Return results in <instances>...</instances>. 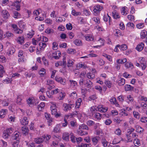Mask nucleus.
I'll return each instance as SVG.
<instances>
[{
	"label": "nucleus",
	"mask_w": 147,
	"mask_h": 147,
	"mask_svg": "<svg viewBox=\"0 0 147 147\" xmlns=\"http://www.w3.org/2000/svg\"><path fill=\"white\" fill-rule=\"evenodd\" d=\"M21 0H18L17 2H16L14 3V5L15 7L16 8V10L18 11L20 10V3L21 2Z\"/></svg>",
	"instance_id": "nucleus-38"
},
{
	"label": "nucleus",
	"mask_w": 147,
	"mask_h": 147,
	"mask_svg": "<svg viewBox=\"0 0 147 147\" xmlns=\"http://www.w3.org/2000/svg\"><path fill=\"white\" fill-rule=\"evenodd\" d=\"M61 55V52L58 51H55L52 54V57L56 59H59Z\"/></svg>",
	"instance_id": "nucleus-9"
},
{
	"label": "nucleus",
	"mask_w": 147,
	"mask_h": 147,
	"mask_svg": "<svg viewBox=\"0 0 147 147\" xmlns=\"http://www.w3.org/2000/svg\"><path fill=\"white\" fill-rule=\"evenodd\" d=\"M78 134L80 136H84L87 135L88 134V132L86 131H83L81 129L79 130V129L78 130Z\"/></svg>",
	"instance_id": "nucleus-43"
},
{
	"label": "nucleus",
	"mask_w": 147,
	"mask_h": 147,
	"mask_svg": "<svg viewBox=\"0 0 147 147\" xmlns=\"http://www.w3.org/2000/svg\"><path fill=\"white\" fill-rule=\"evenodd\" d=\"M20 133L18 131H16L14 133L13 138L14 140L18 141L20 139Z\"/></svg>",
	"instance_id": "nucleus-28"
},
{
	"label": "nucleus",
	"mask_w": 147,
	"mask_h": 147,
	"mask_svg": "<svg viewBox=\"0 0 147 147\" xmlns=\"http://www.w3.org/2000/svg\"><path fill=\"white\" fill-rule=\"evenodd\" d=\"M147 32L145 30H142L140 33V37L142 39L144 38L146 36Z\"/></svg>",
	"instance_id": "nucleus-35"
},
{
	"label": "nucleus",
	"mask_w": 147,
	"mask_h": 147,
	"mask_svg": "<svg viewBox=\"0 0 147 147\" xmlns=\"http://www.w3.org/2000/svg\"><path fill=\"white\" fill-rule=\"evenodd\" d=\"M38 41L41 40L44 42H47L48 41V39L45 36H42L38 38Z\"/></svg>",
	"instance_id": "nucleus-37"
},
{
	"label": "nucleus",
	"mask_w": 147,
	"mask_h": 147,
	"mask_svg": "<svg viewBox=\"0 0 147 147\" xmlns=\"http://www.w3.org/2000/svg\"><path fill=\"white\" fill-rule=\"evenodd\" d=\"M40 49L41 50H43L44 48L46 47L47 45L45 42H40L39 44Z\"/></svg>",
	"instance_id": "nucleus-29"
},
{
	"label": "nucleus",
	"mask_w": 147,
	"mask_h": 147,
	"mask_svg": "<svg viewBox=\"0 0 147 147\" xmlns=\"http://www.w3.org/2000/svg\"><path fill=\"white\" fill-rule=\"evenodd\" d=\"M144 46V43L142 42H141L138 45L136 48V49L138 51H140L143 50Z\"/></svg>",
	"instance_id": "nucleus-13"
},
{
	"label": "nucleus",
	"mask_w": 147,
	"mask_h": 147,
	"mask_svg": "<svg viewBox=\"0 0 147 147\" xmlns=\"http://www.w3.org/2000/svg\"><path fill=\"white\" fill-rule=\"evenodd\" d=\"M72 14L75 16L80 15L81 13L80 12H77L74 9H73L71 12Z\"/></svg>",
	"instance_id": "nucleus-56"
},
{
	"label": "nucleus",
	"mask_w": 147,
	"mask_h": 147,
	"mask_svg": "<svg viewBox=\"0 0 147 147\" xmlns=\"http://www.w3.org/2000/svg\"><path fill=\"white\" fill-rule=\"evenodd\" d=\"M20 14L17 11H15L13 13V17L14 18H20Z\"/></svg>",
	"instance_id": "nucleus-64"
},
{
	"label": "nucleus",
	"mask_w": 147,
	"mask_h": 147,
	"mask_svg": "<svg viewBox=\"0 0 147 147\" xmlns=\"http://www.w3.org/2000/svg\"><path fill=\"white\" fill-rule=\"evenodd\" d=\"M1 15L3 18L5 20L9 19L10 16L9 13L6 10H2Z\"/></svg>",
	"instance_id": "nucleus-4"
},
{
	"label": "nucleus",
	"mask_w": 147,
	"mask_h": 147,
	"mask_svg": "<svg viewBox=\"0 0 147 147\" xmlns=\"http://www.w3.org/2000/svg\"><path fill=\"white\" fill-rule=\"evenodd\" d=\"M87 77L90 79H92L95 77V75L94 74L91 73H88L87 74Z\"/></svg>",
	"instance_id": "nucleus-53"
},
{
	"label": "nucleus",
	"mask_w": 147,
	"mask_h": 147,
	"mask_svg": "<svg viewBox=\"0 0 147 147\" xmlns=\"http://www.w3.org/2000/svg\"><path fill=\"white\" fill-rule=\"evenodd\" d=\"M91 146V144H84L82 143L80 145L78 146L77 147H90Z\"/></svg>",
	"instance_id": "nucleus-63"
},
{
	"label": "nucleus",
	"mask_w": 147,
	"mask_h": 147,
	"mask_svg": "<svg viewBox=\"0 0 147 147\" xmlns=\"http://www.w3.org/2000/svg\"><path fill=\"white\" fill-rule=\"evenodd\" d=\"M7 113V110L6 109H1L0 110V117L3 118L5 117Z\"/></svg>",
	"instance_id": "nucleus-14"
},
{
	"label": "nucleus",
	"mask_w": 147,
	"mask_h": 147,
	"mask_svg": "<svg viewBox=\"0 0 147 147\" xmlns=\"http://www.w3.org/2000/svg\"><path fill=\"white\" fill-rule=\"evenodd\" d=\"M74 105L73 104H67L66 103H64L63 105V110L65 111H67L70 110L72 108L74 107Z\"/></svg>",
	"instance_id": "nucleus-2"
},
{
	"label": "nucleus",
	"mask_w": 147,
	"mask_h": 147,
	"mask_svg": "<svg viewBox=\"0 0 147 147\" xmlns=\"http://www.w3.org/2000/svg\"><path fill=\"white\" fill-rule=\"evenodd\" d=\"M97 107L96 106H93L90 108V111L92 115L96 113V112L97 111Z\"/></svg>",
	"instance_id": "nucleus-27"
},
{
	"label": "nucleus",
	"mask_w": 147,
	"mask_h": 147,
	"mask_svg": "<svg viewBox=\"0 0 147 147\" xmlns=\"http://www.w3.org/2000/svg\"><path fill=\"white\" fill-rule=\"evenodd\" d=\"M133 88V87L130 85L126 84L125 86V89L126 91L132 90Z\"/></svg>",
	"instance_id": "nucleus-48"
},
{
	"label": "nucleus",
	"mask_w": 147,
	"mask_h": 147,
	"mask_svg": "<svg viewBox=\"0 0 147 147\" xmlns=\"http://www.w3.org/2000/svg\"><path fill=\"white\" fill-rule=\"evenodd\" d=\"M71 140L73 143H75L76 142V137L75 136L73 133H71L70 134Z\"/></svg>",
	"instance_id": "nucleus-42"
},
{
	"label": "nucleus",
	"mask_w": 147,
	"mask_h": 147,
	"mask_svg": "<svg viewBox=\"0 0 147 147\" xmlns=\"http://www.w3.org/2000/svg\"><path fill=\"white\" fill-rule=\"evenodd\" d=\"M74 43L78 46H81L82 45V43L81 40L76 39L74 41Z\"/></svg>",
	"instance_id": "nucleus-31"
},
{
	"label": "nucleus",
	"mask_w": 147,
	"mask_h": 147,
	"mask_svg": "<svg viewBox=\"0 0 147 147\" xmlns=\"http://www.w3.org/2000/svg\"><path fill=\"white\" fill-rule=\"evenodd\" d=\"M5 73V71L3 69V66L0 65V77H2L3 76V74Z\"/></svg>",
	"instance_id": "nucleus-59"
},
{
	"label": "nucleus",
	"mask_w": 147,
	"mask_h": 147,
	"mask_svg": "<svg viewBox=\"0 0 147 147\" xmlns=\"http://www.w3.org/2000/svg\"><path fill=\"white\" fill-rule=\"evenodd\" d=\"M34 34V31L31 30L27 34V36L28 38H31L32 37Z\"/></svg>",
	"instance_id": "nucleus-44"
},
{
	"label": "nucleus",
	"mask_w": 147,
	"mask_h": 147,
	"mask_svg": "<svg viewBox=\"0 0 147 147\" xmlns=\"http://www.w3.org/2000/svg\"><path fill=\"white\" fill-rule=\"evenodd\" d=\"M60 129V125L59 124L57 125L54 128L53 131L54 132L58 133Z\"/></svg>",
	"instance_id": "nucleus-46"
},
{
	"label": "nucleus",
	"mask_w": 147,
	"mask_h": 147,
	"mask_svg": "<svg viewBox=\"0 0 147 147\" xmlns=\"http://www.w3.org/2000/svg\"><path fill=\"white\" fill-rule=\"evenodd\" d=\"M1 101H2V104L3 106L5 107L8 106L9 102L8 99H4Z\"/></svg>",
	"instance_id": "nucleus-51"
},
{
	"label": "nucleus",
	"mask_w": 147,
	"mask_h": 147,
	"mask_svg": "<svg viewBox=\"0 0 147 147\" xmlns=\"http://www.w3.org/2000/svg\"><path fill=\"white\" fill-rule=\"evenodd\" d=\"M84 85L87 88H91L93 86L92 82L88 80L84 81Z\"/></svg>",
	"instance_id": "nucleus-8"
},
{
	"label": "nucleus",
	"mask_w": 147,
	"mask_h": 147,
	"mask_svg": "<svg viewBox=\"0 0 147 147\" xmlns=\"http://www.w3.org/2000/svg\"><path fill=\"white\" fill-rule=\"evenodd\" d=\"M92 116L95 120H100L102 117V115L98 113H94Z\"/></svg>",
	"instance_id": "nucleus-16"
},
{
	"label": "nucleus",
	"mask_w": 147,
	"mask_h": 147,
	"mask_svg": "<svg viewBox=\"0 0 147 147\" xmlns=\"http://www.w3.org/2000/svg\"><path fill=\"white\" fill-rule=\"evenodd\" d=\"M128 12V9L126 7H123L121 10V12L122 15H127Z\"/></svg>",
	"instance_id": "nucleus-22"
},
{
	"label": "nucleus",
	"mask_w": 147,
	"mask_h": 147,
	"mask_svg": "<svg viewBox=\"0 0 147 147\" xmlns=\"http://www.w3.org/2000/svg\"><path fill=\"white\" fill-rule=\"evenodd\" d=\"M127 60L126 58H123V59H118L117 60V63L119 64H123L127 62Z\"/></svg>",
	"instance_id": "nucleus-52"
},
{
	"label": "nucleus",
	"mask_w": 147,
	"mask_h": 147,
	"mask_svg": "<svg viewBox=\"0 0 147 147\" xmlns=\"http://www.w3.org/2000/svg\"><path fill=\"white\" fill-rule=\"evenodd\" d=\"M75 60L74 59L70 58L67 61V66L68 67H71L74 64Z\"/></svg>",
	"instance_id": "nucleus-20"
},
{
	"label": "nucleus",
	"mask_w": 147,
	"mask_h": 147,
	"mask_svg": "<svg viewBox=\"0 0 147 147\" xmlns=\"http://www.w3.org/2000/svg\"><path fill=\"white\" fill-rule=\"evenodd\" d=\"M63 139L66 141H68L69 140V135L67 132H65L62 134Z\"/></svg>",
	"instance_id": "nucleus-21"
},
{
	"label": "nucleus",
	"mask_w": 147,
	"mask_h": 147,
	"mask_svg": "<svg viewBox=\"0 0 147 147\" xmlns=\"http://www.w3.org/2000/svg\"><path fill=\"white\" fill-rule=\"evenodd\" d=\"M82 102V99L80 98H79L76 102V107L78 108L80 107Z\"/></svg>",
	"instance_id": "nucleus-39"
},
{
	"label": "nucleus",
	"mask_w": 147,
	"mask_h": 147,
	"mask_svg": "<svg viewBox=\"0 0 147 147\" xmlns=\"http://www.w3.org/2000/svg\"><path fill=\"white\" fill-rule=\"evenodd\" d=\"M136 131L139 133H142L144 131V129L139 125H137L136 126Z\"/></svg>",
	"instance_id": "nucleus-41"
},
{
	"label": "nucleus",
	"mask_w": 147,
	"mask_h": 147,
	"mask_svg": "<svg viewBox=\"0 0 147 147\" xmlns=\"http://www.w3.org/2000/svg\"><path fill=\"white\" fill-rule=\"evenodd\" d=\"M125 67L127 68H132L133 67V65L132 63L129 62H127L125 65Z\"/></svg>",
	"instance_id": "nucleus-54"
},
{
	"label": "nucleus",
	"mask_w": 147,
	"mask_h": 147,
	"mask_svg": "<svg viewBox=\"0 0 147 147\" xmlns=\"http://www.w3.org/2000/svg\"><path fill=\"white\" fill-rule=\"evenodd\" d=\"M102 56L106 58L110 62H112V57L110 55L104 53L102 54Z\"/></svg>",
	"instance_id": "nucleus-25"
},
{
	"label": "nucleus",
	"mask_w": 147,
	"mask_h": 147,
	"mask_svg": "<svg viewBox=\"0 0 147 147\" xmlns=\"http://www.w3.org/2000/svg\"><path fill=\"white\" fill-rule=\"evenodd\" d=\"M22 133L24 135H26L28 134L29 129L28 127L26 126H24L22 127Z\"/></svg>",
	"instance_id": "nucleus-32"
},
{
	"label": "nucleus",
	"mask_w": 147,
	"mask_h": 147,
	"mask_svg": "<svg viewBox=\"0 0 147 147\" xmlns=\"http://www.w3.org/2000/svg\"><path fill=\"white\" fill-rule=\"evenodd\" d=\"M46 84L47 85V88L49 90L55 87L54 82L52 80H48L47 81Z\"/></svg>",
	"instance_id": "nucleus-6"
},
{
	"label": "nucleus",
	"mask_w": 147,
	"mask_h": 147,
	"mask_svg": "<svg viewBox=\"0 0 147 147\" xmlns=\"http://www.w3.org/2000/svg\"><path fill=\"white\" fill-rule=\"evenodd\" d=\"M97 108L98 109L99 111L100 112H105L108 110V108L107 107L102 105H99L97 107Z\"/></svg>",
	"instance_id": "nucleus-10"
},
{
	"label": "nucleus",
	"mask_w": 147,
	"mask_h": 147,
	"mask_svg": "<svg viewBox=\"0 0 147 147\" xmlns=\"http://www.w3.org/2000/svg\"><path fill=\"white\" fill-rule=\"evenodd\" d=\"M27 104L30 106L34 104L35 102V99L33 97L29 98L27 100Z\"/></svg>",
	"instance_id": "nucleus-17"
},
{
	"label": "nucleus",
	"mask_w": 147,
	"mask_h": 147,
	"mask_svg": "<svg viewBox=\"0 0 147 147\" xmlns=\"http://www.w3.org/2000/svg\"><path fill=\"white\" fill-rule=\"evenodd\" d=\"M134 117L136 118L139 119L140 118V115L139 113L136 111H134L133 112Z\"/></svg>",
	"instance_id": "nucleus-57"
},
{
	"label": "nucleus",
	"mask_w": 147,
	"mask_h": 147,
	"mask_svg": "<svg viewBox=\"0 0 147 147\" xmlns=\"http://www.w3.org/2000/svg\"><path fill=\"white\" fill-rule=\"evenodd\" d=\"M55 79L56 81L63 85H65L66 84V80L65 78H63L61 77H56Z\"/></svg>",
	"instance_id": "nucleus-7"
},
{
	"label": "nucleus",
	"mask_w": 147,
	"mask_h": 147,
	"mask_svg": "<svg viewBox=\"0 0 147 147\" xmlns=\"http://www.w3.org/2000/svg\"><path fill=\"white\" fill-rule=\"evenodd\" d=\"M67 53L70 54H74L76 53L75 49H68L67 50Z\"/></svg>",
	"instance_id": "nucleus-40"
},
{
	"label": "nucleus",
	"mask_w": 147,
	"mask_h": 147,
	"mask_svg": "<svg viewBox=\"0 0 147 147\" xmlns=\"http://www.w3.org/2000/svg\"><path fill=\"white\" fill-rule=\"evenodd\" d=\"M110 101L111 104H115L117 106H118L119 105V104L117 102L116 99L114 97L112 98L110 100Z\"/></svg>",
	"instance_id": "nucleus-33"
},
{
	"label": "nucleus",
	"mask_w": 147,
	"mask_h": 147,
	"mask_svg": "<svg viewBox=\"0 0 147 147\" xmlns=\"http://www.w3.org/2000/svg\"><path fill=\"white\" fill-rule=\"evenodd\" d=\"M134 143L135 146H138L140 145V140L138 138H135L134 141Z\"/></svg>",
	"instance_id": "nucleus-49"
},
{
	"label": "nucleus",
	"mask_w": 147,
	"mask_h": 147,
	"mask_svg": "<svg viewBox=\"0 0 147 147\" xmlns=\"http://www.w3.org/2000/svg\"><path fill=\"white\" fill-rule=\"evenodd\" d=\"M125 80L123 78H120L117 81L118 84L119 86H122L125 84Z\"/></svg>",
	"instance_id": "nucleus-26"
},
{
	"label": "nucleus",
	"mask_w": 147,
	"mask_h": 147,
	"mask_svg": "<svg viewBox=\"0 0 147 147\" xmlns=\"http://www.w3.org/2000/svg\"><path fill=\"white\" fill-rule=\"evenodd\" d=\"M41 10L40 9H38L36 10H35L33 12L34 15L35 16H38L41 13Z\"/></svg>",
	"instance_id": "nucleus-60"
},
{
	"label": "nucleus",
	"mask_w": 147,
	"mask_h": 147,
	"mask_svg": "<svg viewBox=\"0 0 147 147\" xmlns=\"http://www.w3.org/2000/svg\"><path fill=\"white\" fill-rule=\"evenodd\" d=\"M65 95V93L61 92L58 95L57 98L59 100H63L64 98Z\"/></svg>",
	"instance_id": "nucleus-24"
},
{
	"label": "nucleus",
	"mask_w": 147,
	"mask_h": 147,
	"mask_svg": "<svg viewBox=\"0 0 147 147\" xmlns=\"http://www.w3.org/2000/svg\"><path fill=\"white\" fill-rule=\"evenodd\" d=\"M112 15L114 18L116 19L119 18L120 17V16L118 12L116 10H114L113 11Z\"/></svg>",
	"instance_id": "nucleus-23"
},
{
	"label": "nucleus",
	"mask_w": 147,
	"mask_h": 147,
	"mask_svg": "<svg viewBox=\"0 0 147 147\" xmlns=\"http://www.w3.org/2000/svg\"><path fill=\"white\" fill-rule=\"evenodd\" d=\"M51 111L52 114L54 115L57 118L60 117L61 115V113L60 112L58 113L57 112L56 109H52Z\"/></svg>",
	"instance_id": "nucleus-15"
},
{
	"label": "nucleus",
	"mask_w": 147,
	"mask_h": 147,
	"mask_svg": "<svg viewBox=\"0 0 147 147\" xmlns=\"http://www.w3.org/2000/svg\"><path fill=\"white\" fill-rule=\"evenodd\" d=\"M126 26L127 27L130 28L131 30H133L134 29L135 26L134 24L130 22L127 23Z\"/></svg>",
	"instance_id": "nucleus-36"
},
{
	"label": "nucleus",
	"mask_w": 147,
	"mask_h": 147,
	"mask_svg": "<svg viewBox=\"0 0 147 147\" xmlns=\"http://www.w3.org/2000/svg\"><path fill=\"white\" fill-rule=\"evenodd\" d=\"M11 26L13 28L14 32L16 34H20L22 33L23 31L18 28L16 25L13 24Z\"/></svg>",
	"instance_id": "nucleus-5"
},
{
	"label": "nucleus",
	"mask_w": 147,
	"mask_h": 147,
	"mask_svg": "<svg viewBox=\"0 0 147 147\" xmlns=\"http://www.w3.org/2000/svg\"><path fill=\"white\" fill-rule=\"evenodd\" d=\"M86 40L87 41H92L94 39V37L91 34H88L84 36Z\"/></svg>",
	"instance_id": "nucleus-19"
},
{
	"label": "nucleus",
	"mask_w": 147,
	"mask_h": 147,
	"mask_svg": "<svg viewBox=\"0 0 147 147\" xmlns=\"http://www.w3.org/2000/svg\"><path fill=\"white\" fill-rule=\"evenodd\" d=\"M101 143L102 146L104 147H106L107 146L108 142L106 140L105 138L102 139L101 140Z\"/></svg>",
	"instance_id": "nucleus-62"
},
{
	"label": "nucleus",
	"mask_w": 147,
	"mask_h": 147,
	"mask_svg": "<svg viewBox=\"0 0 147 147\" xmlns=\"http://www.w3.org/2000/svg\"><path fill=\"white\" fill-rule=\"evenodd\" d=\"M71 98L75 99L77 98V94L75 91L73 92L69 95Z\"/></svg>",
	"instance_id": "nucleus-55"
},
{
	"label": "nucleus",
	"mask_w": 147,
	"mask_h": 147,
	"mask_svg": "<svg viewBox=\"0 0 147 147\" xmlns=\"http://www.w3.org/2000/svg\"><path fill=\"white\" fill-rule=\"evenodd\" d=\"M43 141V139L42 138H36L34 139V142L37 144H39Z\"/></svg>",
	"instance_id": "nucleus-58"
},
{
	"label": "nucleus",
	"mask_w": 147,
	"mask_h": 147,
	"mask_svg": "<svg viewBox=\"0 0 147 147\" xmlns=\"http://www.w3.org/2000/svg\"><path fill=\"white\" fill-rule=\"evenodd\" d=\"M69 82L70 88L73 90L76 89L78 85L77 82L73 80H69Z\"/></svg>",
	"instance_id": "nucleus-3"
},
{
	"label": "nucleus",
	"mask_w": 147,
	"mask_h": 147,
	"mask_svg": "<svg viewBox=\"0 0 147 147\" xmlns=\"http://www.w3.org/2000/svg\"><path fill=\"white\" fill-rule=\"evenodd\" d=\"M22 95H19L17 96L16 102L17 104L19 105H20L21 104L22 100Z\"/></svg>",
	"instance_id": "nucleus-50"
},
{
	"label": "nucleus",
	"mask_w": 147,
	"mask_h": 147,
	"mask_svg": "<svg viewBox=\"0 0 147 147\" xmlns=\"http://www.w3.org/2000/svg\"><path fill=\"white\" fill-rule=\"evenodd\" d=\"M45 106V103L44 102H42L38 105L37 108L39 111L42 110Z\"/></svg>",
	"instance_id": "nucleus-30"
},
{
	"label": "nucleus",
	"mask_w": 147,
	"mask_h": 147,
	"mask_svg": "<svg viewBox=\"0 0 147 147\" xmlns=\"http://www.w3.org/2000/svg\"><path fill=\"white\" fill-rule=\"evenodd\" d=\"M46 70L44 68H41L39 71V74L41 76H43L46 74Z\"/></svg>",
	"instance_id": "nucleus-45"
},
{
	"label": "nucleus",
	"mask_w": 147,
	"mask_h": 147,
	"mask_svg": "<svg viewBox=\"0 0 147 147\" xmlns=\"http://www.w3.org/2000/svg\"><path fill=\"white\" fill-rule=\"evenodd\" d=\"M24 38L23 36H19L16 39L17 42L21 45H22L24 42Z\"/></svg>",
	"instance_id": "nucleus-18"
},
{
	"label": "nucleus",
	"mask_w": 147,
	"mask_h": 147,
	"mask_svg": "<svg viewBox=\"0 0 147 147\" xmlns=\"http://www.w3.org/2000/svg\"><path fill=\"white\" fill-rule=\"evenodd\" d=\"M15 50L13 46H11L9 47L8 50L7 51V54L10 56L11 55H12L15 52Z\"/></svg>",
	"instance_id": "nucleus-11"
},
{
	"label": "nucleus",
	"mask_w": 147,
	"mask_h": 147,
	"mask_svg": "<svg viewBox=\"0 0 147 147\" xmlns=\"http://www.w3.org/2000/svg\"><path fill=\"white\" fill-rule=\"evenodd\" d=\"M102 8L103 7L99 5H95L93 7V12L95 15L98 14Z\"/></svg>",
	"instance_id": "nucleus-1"
},
{
	"label": "nucleus",
	"mask_w": 147,
	"mask_h": 147,
	"mask_svg": "<svg viewBox=\"0 0 147 147\" xmlns=\"http://www.w3.org/2000/svg\"><path fill=\"white\" fill-rule=\"evenodd\" d=\"M117 46L122 50H125L127 49V47L126 44H123L121 45H117Z\"/></svg>",
	"instance_id": "nucleus-34"
},
{
	"label": "nucleus",
	"mask_w": 147,
	"mask_h": 147,
	"mask_svg": "<svg viewBox=\"0 0 147 147\" xmlns=\"http://www.w3.org/2000/svg\"><path fill=\"white\" fill-rule=\"evenodd\" d=\"M77 67L78 68H85L87 67V66L86 65L84 64L81 63H79L77 65Z\"/></svg>",
	"instance_id": "nucleus-61"
},
{
	"label": "nucleus",
	"mask_w": 147,
	"mask_h": 147,
	"mask_svg": "<svg viewBox=\"0 0 147 147\" xmlns=\"http://www.w3.org/2000/svg\"><path fill=\"white\" fill-rule=\"evenodd\" d=\"M20 121L22 125H26L28 124L29 120L27 117H24L20 120Z\"/></svg>",
	"instance_id": "nucleus-12"
},
{
	"label": "nucleus",
	"mask_w": 147,
	"mask_h": 147,
	"mask_svg": "<svg viewBox=\"0 0 147 147\" xmlns=\"http://www.w3.org/2000/svg\"><path fill=\"white\" fill-rule=\"evenodd\" d=\"M5 36L8 38H10L14 36V34L11 32L7 31L5 34Z\"/></svg>",
	"instance_id": "nucleus-47"
}]
</instances>
